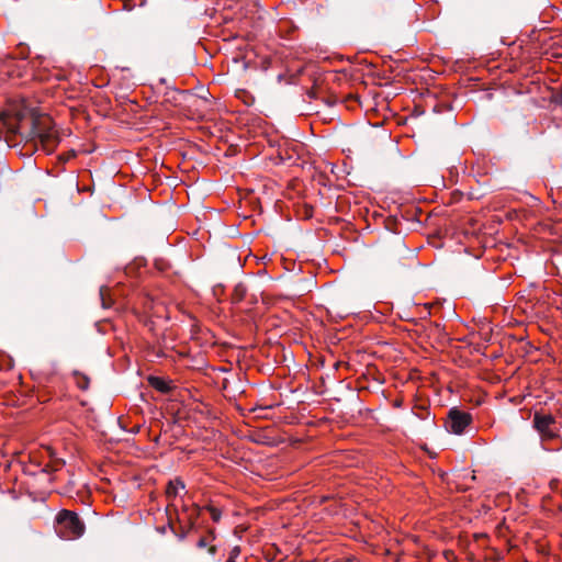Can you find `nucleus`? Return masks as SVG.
<instances>
[{"instance_id":"f8f14e48","label":"nucleus","mask_w":562,"mask_h":562,"mask_svg":"<svg viewBox=\"0 0 562 562\" xmlns=\"http://www.w3.org/2000/svg\"><path fill=\"white\" fill-rule=\"evenodd\" d=\"M209 546V540L205 538V537H202L199 539L198 543H196V547L198 548H205Z\"/></svg>"},{"instance_id":"20e7f679","label":"nucleus","mask_w":562,"mask_h":562,"mask_svg":"<svg viewBox=\"0 0 562 562\" xmlns=\"http://www.w3.org/2000/svg\"><path fill=\"white\" fill-rule=\"evenodd\" d=\"M472 416L463 411L458 408H451L448 414V419L446 422V428L448 431L461 435L464 429L471 424Z\"/></svg>"},{"instance_id":"39448f33","label":"nucleus","mask_w":562,"mask_h":562,"mask_svg":"<svg viewBox=\"0 0 562 562\" xmlns=\"http://www.w3.org/2000/svg\"><path fill=\"white\" fill-rule=\"evenodd\" d=\"M149 384L158 392L168 394L173 390V383L171 380H167L160 376H150Z\"/></svg>"},{"instance_id":"7ed1b4c3","label":"nucleus","mask_w":562,"mask_h":562,"mask_svg":"<svg viewBox=\"0 0 562 562\" xmlns=\"http://www.w3.org/2000/svg\"><path fill=\"white\" fill-rule=\"evenodd\" d=\"M532 424L543 443L558 438L555 418L551 414L535 413Z\"/></svg>"},{"instance_id":"f03ea898","label":"nucleus","mask_w":562,"mask_h":562,"mask_svg":"<svg viewBox=\"0 0 562 562\" xmlns=\"http://www.w3.org/2000/svg\"><path fill=\"white\" fill-rule=\"evenodd\" d=\"M32 133L47 153H52L59 143L55 124L48 116L35 119L33 121Z\"/></svg>"},{"instance_id":"6e6552de","label":"nucleus","mask_w":562,"mask_h":562,"mask_svg":"<svg viewBox=\"0 0 562 562\" xmlns=\"http://www.w3.org/2000/svg\"><path fill=\"white\" fill-rule=\"evenodd\" d=\"M77 386L80 390H87L89 387V378L82 373H75Z\"/></svg>"},{"instance_id":"1a4fd4ad","label":"nucleus","mask_w":562,"mask_h":562,"mask_svg":"<svg viewBox=\"0 0 562 562\" xmlns=\"http://www.w3.org/2000/svg\"><path fill=\"white\" fill-rule=\"evenodd\" d=\"M106 295H108V288L101 286L100 288V299H101L102 306L104 308H109L112 305L111 299H108Z\"/></svg>"},{"instance_id":"0eeeda50","label":"nucleus","mask_w":562,"mask_h":562,"mask_svg":"<svg viewBox=\"0 0 562 562\" xmlns=\"http://www.w3.org/2000/svg\"><path fill=\"white\" fill-rule=\"evenodd\" d=\"M46 451L49 457V462L46 464V468L44 469V471L45 472L59 471L65 465V461L60 458H57L55 456V452L50 448H47Z\"/></svg>"},{"instance_id":"ddd939ff","label":"nucleus","mask_w":562,"mask_h":562,"mask_svg":"<svg viewBox=\"0 0 562 562\" xmlns=\"http://www.w3.org/2000/svg\"><path fill=\"white\" fill-rule=\"evenodd\" d=\"M209 552H210V554L214 555L216 553V547L215 546H210L209 547Z\"/></svg>"},{"instance_id":"9d476101","label":"nucleus","mask_w":562,"mask_h":562,"mask_svg":"<svg viewBox=\"0 0 562 562\" xmlns=\"http://www.w3.org/2000/svg\"><path fill=\"white\" fill-rule=\"evenodd\" d=\"M206 509L209 510L210 515H211V518L214 522H218L221 517H222V513L220 509L213 507V506H207Z\"/></svg>"},{"instance_id":"f257e3e1","label":"nucleus","mask_w":562,"mask_h":562,"mask_svg":"<svg viewBox=\"0 0 562 562\" xmlns=\"http://www.w3.org/2000/svg\"><path fill=\"white\" fill-rule=\"evenodd\" d=\"M85 524L75 512L63 509L55 518V531L65 540H75L85 532Z\"/></svg>"},{"instance_id":"423d86ee","label":"nucleus","mask_w":562,"mask_h":562,"mask_svg":"<svg viewBox=\"0 0 562 562\" xmlns=\"http://www.w3.org/2000/svg\"><path fill=\"white\" fill-rule=\"evenodd\" d=\"M184 488H186V485L181 479L171 480L168 482V485L166 488V496L168 499L172 501L179 495V492Z\"/></svg>"},{"instance_id":"9b49d317","label":"nucleus","mask_w":562,"mask_h":562,"mask_svg":"<svg viewBox=\"0 0 562 562\" xmlns=\"http://www.w3.org/2000/svg\"><path fill=\"white\" fill-rule=\"evenodd\" d=\"M239 554H240V548L238 546H235L231 550L229 557L226 562H236V559L239 557Z\"/></svg>"}]
</instances>
